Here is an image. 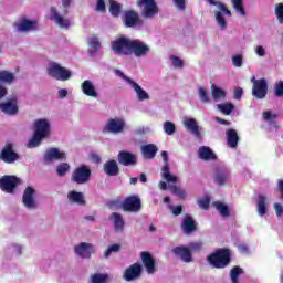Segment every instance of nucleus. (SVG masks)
Returning a JSON list of instances; mask_svg holds the SVG:
<instances>
[{"instance_id":"1","label":"nucleus","mask_w":283,"mask_h":283,"mask_svg":"<svg viewBox=\"0 0 283 283\" xmlns=\"http://www.w3.org/2000/svg\"><path fill=\"white\" fill-rule=\"evenodd\" d=\"M34 133L29 140L28 147L31 149L34 147H39L41 143H43L44 138H49L50 134H52V126L50 124V120L45 118L36 119L33 124Z\"/></svg>"},{"instance_id":"2","label":"nucleus","mask_w":283,"mask_h":283,"mask_svg":"<svg viewBox=\"0 0 283 283\" xmlns=\"http://www.w3.org/2000/svg\"><path fill=\"white\" fill-rule=\"evenodd\" d=\"M212 269H227L231 264V249L219 248L206 258Z\"/></svg>"},{"instance_id":"3","label":"nucleus","mask_w":283,"mask_h":283,"mask_svg":"<svg viewBox=\"0 0 283 283\" xmlns=\"http://www.w3.org/2000/svg\"><path fill=\"white\" fill-rule=\"evenodd\" d=\"M90 180H92V169L87 165L76 167L71 175V181L75 185H87Z\"/></svg>"},{"instance_id":"4","label":"nucleus","mask_w":283,"mask_h":283,"mask_svg":"<svg viewBox=\"0 0 283 283\" xmlns=\"http://www.w3.org/2000/svg\"><path fill=\"white\" fill-rule=\"evenodd\" d=\"M111 48L115 54H124V56H129L132 50V39L127 36L116 38L113 42H111Z\"/></svg>"},{"instance_id":"5","label":"nucleus","mask_w":283,"mask_h":283,"mask_svg":"<svg viewBox=\"0 0 283 283\" xmlns=\"http://www.w3.org/2000/svg\"><path fill=\"white\" fill-rule=\"evenodd\" d=\"M122 209L127 213H138L143 209V201L138 195L128 196L122 202Z\"/></svg>"},{"instance_id":"6","label":"nucleus","mask_w":283,"mask_h":283,"mask_svg":"<svg viewBox=\"0 0 283 283\" xmlns=\"http://www.w3.org/2000/svg\"><path fill=\"white\" fill-rule=\"evenodd\" d=\"M21 156L14 151V145L11 143L6 144L0 151V160L7 165H12L19 160Z\"/></svg>"},{"instance_id":"7","label":"nucleus","mask_w":283,"mask_h":283,"mask_svg":"<svg viewBox=\"0 0 283 283\" xmlns=\"http://www.w3.org/2000/svg\"><path fill=\"white\" fill-rule=\"evenodd\" d=\"M48 74L56 81H70L72 78V72L57 63H54L48 69Z\"/></svg>"},{"instance_id":"8","label":"nucleus","mask_w":283,"mask_h":283,"mask_svg":"<svg viewBox=\"0 0 283 283\" xmlns=\"http://www.w3.org/2000/svg\"><path fill=\"white\" fill-rule=\"evenodd\" d=\"M21 185V179L17 176L4 175L0 178V189L6 193H14V189Z\"/></svg>"},{"instance_id":"9","label":"nucleus","mask_w":283,"mask_h":283,"mask_svg":"<svg viewBox=\"0 0 283 283\" xmlns=\"http://www.w3.org/2000/svg\"><path fill=\"white\" fill-rule=\"evenodd\" d=\"M137 6L139 8L144 7L143 17L145 19H153V17H156L160 12L156 0H137Z\"/></svg>"},{"instance_id":"10","label":"nucleus","mask_w":283,"mask_h":283,"mask_svg":"<svg viewBox=\"0 0 283 283\" xmlns=\"http://www.w3.org/2000/svg\"><path fill=\"white\" fill-rule=\"evenodd\" d=\"M252 96L256 98V101H264L266 98V94H269V82L266 78H260L259 82H255L252 85Z\"/></svg>"},{"instance_id":"11","label":"nucleus","mask_w":283,"mask_h":283,"mask_svg":"<svg viewBox=\"0 0 283 283\" xmlns=\"http://www.w3.org/2000/svg\"><path fill=\"white\" fill-rule=\"evenodd\" d=\"M0 109L7 116H17L19 114V97L12 95L4 103H0Z\"/></svg>"},{"instance_id":"12","label":"nucleus","mask_w":283,"mask_h":283,"mask_svg":"<svg viewBox=\"0 0 283 283\" xmlns=\"http://www.w3.org/2000/svg\"><path fill=\"white\" fill-rule=\"evenodd\" d=\"M125 129V119L123 118H111L104 126V134H120Z\"/></svg>"},{"instance_id":"13","label":"nucleus","mask_w":283,"mask_h":283,"mask_svg":"<svg viewBox=\"0 0 283 283\" xmlns=\"http://www.w3.org/2000/svg\"><path fill=\"white\" fill-rule=\"evenodd\" d=\"M149 50V45L138 39L132 40L130 42V54H134L137 59H140V56H147Z\"/></svg>"},{"instance_id":"14","label":"nucleus","mask_w":283,"mask_h":283,"mask_svg":"<svg viewBox=\"0 0 283 283\" xmlns=\"http://www.w3.org/2000/svg\"><path fill=\"white\" fill-rule=\"evenodd\" d=\"M140 275H143V265H140V263H133L125 270L123 277L126 282H134V280H138Z\"/></svg>"},{"instance_id":"15","label":"nucleus","mask_w":283,"mask_h":283,"mask_svg":"<svg viewBox=\"0 0 283 283\" xmlns=\"http://www.w3.org/2000/svg\"><path fill=\"white\" fill-rule=\"evenodd\" d=\"M161 158L165 163V166L161 168V177L167 182H178V177L171 175V171L169 170V154L165 150L161 151Z\"/></svg>"},{"instance_id":"16","label":"nucleus","mask_w":283,"mask_h":283,"mask_svg":"<svg viewBox=\"0 0 283 283\" xmlns=\"http://www.w3.org/2000/svg\"><path fill=\"white\" fill-rule=\"evenodd\" d=\"M123 21L126 28H136V25H143L140 17L134 10L125 11Z\"/></svg>"},{"instance_id":"17","label":"nucleus","mask_w":283,"mask_h":283,"mask_svg":"<svg viewBox=\"0 0 283 283\" xmlns=\"http://www.w3.org/2000/svg\"><path fill=\"white\" fill-rule=\"evenodd\" d=\"M117 160L119 165H123L124 167H132L138 163V158L134 153L122 150L117 155Z\"/></svg>"},{"instance_id":"18","label":"nucleus","mask_w":283,"mask_h":283,"mask_svg":"<svg viewBox=\"0 0 283 283\" xmlns=\"http://www.w3.org/2000/svg\"><path fill=\"white\" fill-rule=\"evenodd\" d=\"M36 193V190L32 186H28L24 189L23 196H22V202L27 209H36V201L34 200V195Z\"/></svg>"},{"instance_id":"19","label":"nucleus","mask_w":283,"mask_h":283,"mask_svg":"<svg viewBox=\"0 0 283 283\" xmlns=\"http://www.w3.org/2000/svg\"><path fill=\"white\" fill-rule=\"evenodd\" d=\"M74 251L76 255H80V258H85L87 260L92 258V253H96V251L94 250V245L87 242H81L78 245H75Z\"/></svg>"},{"instance_id":"20","label":"nucleus","mask_w":283,"mask_h":283,"mask_svg":"<svg viewBox=\"0 0 283 283\" xmlns=\"http://www.w3.org/2000/svg\"><path fill=\"white\" fill-rule=\"evenodd\" d=\"M172 253L180 258L181 261L186 262L187 264H189V262H193V254H191V249L185 245L175 247L172 249Z\"/></svg>"},{"instance_id":"21","label":"nucleus","mask_w":283,"mask_h":283,"mask_svg":"<svg viewBox=\"0 0 283 283\" xmlns=\"http://www.w3.org/2000/svg\"><path fill=\"white\" fill-rule=\"evenodd\" d=\"M181 229L186 235H191V233H196L198 231V226L196 224V220L191 214H186L181 222Z\"/></svg>"},{"instance_id":"22","label":"nucleus","mask_w":283,"mask_h":283,"mask_svg":"<svg viewBox=\"0 0 283 283\" xmlns=\"http://www.w3.org/2000/svg\"><path fill=\"white\" fill-rule=\"evenodd\" d=\"M50 12H51L50 19H51V21H54V23H56V25H59L60 28H65V30H67V28H70V25H71L70 19L63 18L59 13V10L56 9V7H51Z\"/></svg>"},{"instance_id":"23","label":"nucleus","mask_w":283,"mask_h":283,"mask_svg":"<svg viewBox=\"0 0 283 283\" xmlns=\"http://www.w3.org/2000/svg\"><path fill=\"white\" fill-rule=\"evenodd\" d=\"M142 256V262L150 275L156 273V260H154V256H151V253L144 251L140 254Z\"/></svg>"},{"instance_id":"24","label":"nucleus","mask_w":283,"mask_h":283,"mask_svg":"<svg viewBox=\"0 0 283 283\" xmlns=\"http://www.w3.org/2000/svg\"><path fill=\"white\" fill-rule=\"evenodd\" d=\"M67 156L64 151H60L59 148H49L44 155L45 163H52L53 160H65Z\"/></svg>"},{"instance_id":"25","label":"nucleus","mask_w":283,"mask_h":283,"mask_svg":"<svg viewBox=\"0 0 283 283\" xmlns=\"http://www.w3.org/2000/svg\"><path fill=\"white\" fill-rule=\"evenodd\" d=\"M103 171L106 176L114 177L120 174V168L118 167V161L115 159L107 160L103 165Z\"/></svg>"},{"instance_id":"26","label":"nucleus","mask_w":283,"mask_h":283,"mask_svg":"<svg viewBox=\"0 0 283 283\" xmlns=\"http://www.w3.org/2000/svg\"><path fill=\"white\" fill-rule=\"evenodd\" d=\"M198 156L200 160H205L206 163L218 160V155L208 146H201L198 150Z\"/></svg>"},{"instance_id":"27","label":"nucleus","mask_w":283,"mask_h":283,"mask_svg":"<svg viewBox=\"0 0 283 283\" xmlns=\"http://www.w3.org/2000/svg\"><path fill=\"white\" fill-rule=\"evenodd\" d=\"M109 220H112L116 233H123L125 231V219H123V214L113 212L109 216Z\"/></svg>"},{"instance_id":"28","label":"nucleus","mask_w":283,"mask_h":283,"mask_svg":"<svg viewBox=\"0 0 283 283\" xmlns=\"http://www.w3.org/2000/svg\"><path fill=\"white\" fill-rule=\"evenodd\" d=\"M227 145L230 149H237L238 143H240V136H238V130L229 128L226 132Z\"/></svg>"},{"instance_id":"29","label":"nucleus","mask_w":283,"mask_h":283,"mask_svg":"<svg viewBox=\"0 0 283 283\" xmlns=\"http://www.w3.org/2000/svg\"><path fill=\"white\" fill-rule=\"evenodd\" d=\"M184 127L187 129V132H190L195 138H200V126L198 125V122H196L195 118H187L184 120Z\"/></svg>"},{"instance_id":"30","label":"nucleus","mask_w":283,"mask_h":283,"mask_svg":"<svg viewBox=\"0 0 283 283\" xmlns=\"http://www.w3.org/2000/svg\"><path fill=\"white\" fill-rule=\"evenodd\" d=\"M156 154H158V146L154 144L142 146V156L146 160H154V158H156Z\"/></svg>"},{"instance_id":"31","label":"nucleus","mask_w":283,"mask_h":283,"mask_svg":"<svg viewBox=\"0 0 283 283\" xmlns=\"http://www.w3.org/2000/svg\"><path fill=\"white\" fill-rule=\"evenodd\" d=\"M67 199H69V202L73 205L84 206L86 203L85 196L83 195V192H78L76 190H71L67 193Z\"/></svg>"},{"instance_id":"32","label":"nucleus","mask_w":283,"mask_h":283,"mask_svg":"<svg viewBox=\"0 0 283 283\" xmlns=\"http://www.w3.org/2000/svg\"><path fill=\"white\" fill-rule=\"evenodd\" d=\"M88 43V55L90 56H96L98 54V50H101V40L96 36H92L87 39Z\"/></svg>"},{"instance_id":"33","label":"nucleus","mask_w":283,"mask_h":283,"mask_svg":"<svg viewBox=\"0 0 283 283\" xmlns=\"http://www.w3.org/2000/svg\"><path fill=\"white\" fill-rule=\"evenodd\" d=\"M36 25H39L36 20H28L23 18L18 24V30H20V32H29V30H36Z\"/></svg>"},{"instance_id":"34","label":"nucleus","mask_w":283,"mask_h":283,"mask_svg":"<svg viewBox=\"0 0 283 283\" xmlns=\"http://www.w3.org/2000/svg\"><path fill=\"white\" fill-rule=\"evenodd\" d=\"M82 92L85 94V96H91L92 98H97L98 93L96 92V87H94V84L90 80H85L82 83Z\"/></svg>"},{"instance_id":"35","label":"nucleus","mask_w":283,"mask_h":283,"mask_svg":"<svg viewBox=\"0 0 283 283\" xmlns=\"http://www.w3.org/2000/svg\"><path fill=\"white\" fill-rule=\"evenodd\" d=\"M213 181L218 187H224L229 182V172L217 169L213 176Z\"/></svg>"},{"instance_id":"36","label":"nucleus","mask_w":283,"mask_h":283,"mask_svg":"<svg viewBox=\"0 0 283 283\" xmlns=\"http://www.w3.org/2000/svg\"><path fill=\"white\" fill-rule=\"evenodd\" d=\"M130 87H133L134 92L136 93L137 99L138 101H149V93L143 90L140 85L136 82H130L129 83Z\"/></svg>"},{"instance_id":"37","label":"nucleus","mask_w":283,"mask_h":283,"mask_svg":"<svg viewBox=\"0 0 283 283\" xmlns=\"http://www.w3.org/2000/svg\"><path fill=\"white\" fill-rule=\"evenodd\" d=\"M17 81V75L10 71H0V83L2 85H12Z\"/></svg>"},{"instance_id":"38","label":"nucleus","mask_w":283,"mask_h":283,"mask_svg":"<svg viewBox=\"0 0 283 283\" xmlns=\"http://www.w3.org/2000/svg\"><path fill=\"white\" fill-rule=\"evenodd\" d=\"M256 209L259 216H266V197L264 195H259L258 202H256Z\"/></svg>"},{"instance_id":"39","label":"nucleus","mask_w":283,"mask_h":283,"mask_svg":"<svg viewBox=\"0 0 283 283\" xmlns=\"http://www.w3.org/2000/svg\"><path fill=\"white\" fill-rule=\"evenodd\" d=\"M213 207H216L217 211H219V213H220V216H222V218H229V216H231L229 206H227L226 203L216 201V202H213Z\"/></svg>"},{"instance_id":"40","label":"nucleus","mask_w":283,"mask_h":283,"mask_svg":"<svg viewBox=\"0 0 283 283\" xmlns=\"http://www.w3.org/2000/svg\"><path fill=\"white\" fill-rule=\"evenodd\" d=\"M109 282V274L107 273H95L90 277V283H107Z\"/></svg>"},{"instance_id":"41","label":"nucleus","mask_w":283,"mask_h":283,"mask_svg":"<svg viewBox=\"0 0 283 283\" xmlns=\"http://www.w3.org/2000/svg\"><path fill=\"white\" fill-rule=\"evenodd\" d=\"M123 7L120 3H117L115 0H109V13L112 17H120Z\"/></svg>"},{"instance_id":"42","label":"nucleus","mask_w":283,"mask_h":283,"mask_svg":"<svg viewBox=\"0 0 283 283\" xmlns=\"http://www.w3.org/2000/svg\"><path fill=\"white\" fill-rule=\"evenodd\" d=\"M211 92H212V98H214V101L227 97V93L224 92V90L216 86V84L211 85Z\"/></svg>"},{"instance_id":"43","label":"nucleus","mask_w":283,"mask_h":283,"mask_svg":"<svg viewBox=\"0 0 283 283\" xmlns=\"http://www.w3.org/2000/svg\"><path fill=\"white\" fill-rule=\"evenodd\" d=\"M169 190L174 196L181 198V200H185L187 198V192L178 186H169Z\"/></svg>"},{"instance_id":"44","label":"nucleus","mask_w":283,"mask_h":283,"mask_svg":"<svg viewBox=\"0 0 283 283\" xmlns=\"http://www.w3.org/2000/svg\"><path fill=\"white\" fill-rule=\"evenodd\" d=\"M233 8L235 12H239L241 17H247V11L244 10L243 0H232Z\"/></svg>"},{"instance_id":"45","label":"nucleus","mask_w":283,"mask_h":283,"mask_svg":"<svg viewBox=\"0 0 283 283\" xmlns=\"http://www.w3.org/2000/svg\"><path fill=\"white\" fill-rule=\"evenodd\" d=\"M164 132L167 134V136H174L176 134V124L174 122H165L164 123Z\"/></svg>"},{"instance_id":"46","label":"nucleus","mask_w":283,"mask_h":283,"mask_svg":"<svg viewBox=\"0 0 283 283\" xmlns=\"http://www.w3.org/2000/svg\"><path fill=\"white\" fill-rule=\"evenodd\" d=\"M218 108L220 109V112H222V114H224L226 116H229L231 112L235 109V106L231 103H228V104H219Z\"/></svg>"},{"instance_id":"47","label":"nucleus","mask_w":283,"mask_h":283,"mask_svg":"<svg viewBox=\"0 0 283 283\" xmlns=\"http://www.w3.org/2000/svg\"><path fill=\"white\" fill-rule=\"evenodd\" d=\"M67 171H70V164H67V163H62L56 167V174L60 177L65 176V174H67Z\"/></svg>"},{"instance_id":"48","label":"nucleus","mask_w":283,"mask_h":283,"mask_svg":"<svg viewBox=\"0 0 283 283\" xmlns=\"http://www.w3.org/2000/svg\"><path fill=\"white\" fill-rule=\"evenodd\" d=\"M118 251H120V245L118 243L112 244L104 252V258H109L112 255V253H118Z\"/></svg>"},{"instance_id":"49","label":"nucleus","mask_w":283,"mask_h":283,"mask_svg":"<svg viewBox=\"0 0 283 283\" xmlns=\"http://www.w3.org/2000/svg\"><path fill=\"white\" fill-rule=\"evenodd\" d=\"M262 116L266 123H273L277 119V114H273L271 111H264Z\"/></svg>"},{"instance_id":"50","label":"nucleus","mask_w":283,"mask_h":283,"mask_svg":"<svg viewBox=\"0 0 283 283\" xmlns=\"http://www.w3.org/2000/svg\"><path fill=\"white\" fill-rule=\"evenodd\" d=\"M214 17L221 30H224V28H227V20L224 19V15H222V12L217 11Z\"/></svg>"},{"instance_id":"51","label":"nucleus","mask_w":283,"mask_h":283,"mask_svg":"<svg viewBox=\"0 0 283 283\" xmlns=\"http://www.w3.org/2000/svg\"><path fill=\"white\" fill-rule=\"evenodd\" d=\"M170 61H171L174 67H178L179 70H182V67H185V62L182 61V59H180L176 55H171Z\"/></svg>"},{"instance_id":"52","label":"nucleus","mask_w":283,"mask_h":283,"mask_svg":"<svg viewBox=\"0 0 283 283\" xmlns=\"http://www.w3.org/2000/svg\"><path fill=\"white\" fill-rule=\"evenodd\" d=\"M274 96L282 98L283 96V81L276 82L274 85Z\"/></svg>"},{"instance_id":"53","label":"nucleus","mask_w":283,"mask_h":283,"mask_svg":"<svg viewBox=\"0 0 283 283\" xmlns=\"http://www.w3.org/2000/svg\"><path fill=\"white\" fill-rule=\"evenodd\" d=\"M274 12H275L279 23H283V3L276 4Z\"/></svg>"},{"instance_id":"54","label":"nucleus","mask_w":283,"mask_h":283,"mask_svg":"<svg viewBox=\"0 0 283 283\" xmlns=\"http://www.w3.org/2000/svg\"><path fill=\"white\" fill-rule=\"evenodd\" d=\"M242 273H244V270L235 265L230 270V277L240 279V275H242Z\"/></svg>"},{"instance_id":"55","label":"nucleus","mask_w":283,"mask_h":283,"mask_svg":"<svg viewBox=\"0 0 283 283\" xmlns=\"http://www.w3.org/2000/svg\"><path fill=\"white\" fill-rule=\"evenodd\" d=\"M198 92L201 103H209V93H207V90H205V87H199Z\"/></svg>"},{"instance_id":"56","label":"nucleus","mask_w":283,"mask_h":283,"mask_svg":"<svg viewBox=\"0 0 283 283\" xmlns=\"http://www.w3.org/2000/svg\"><path fill=\"white\" fill-rule=\"evenodd\" d=\"M177 10L185 11L187 10V0H172Z\"/></svg>"},{"instance_id":"57","label":"nucleus","mask_w":283,"mask_h":283,"mask_svg":"<svg viewBox=\"0 0 283 283\" xmlns=\"http://www.w3.org/2000/svg\"><path fill=\"white\" fill-rule=\"evenodd\" d=\"M114 73L116 74V76H119V78H123L124 81H126V83H128V85L134 81V80H132V77H128L127 75H125V73H123L118 69H115Z\"/></svg>"},{"instance_id":"58","label":"nucleus","mask_w":283,"mask_h":283,"mask_svg":"<svg viewBox=\"0 0 283 283\" xmlns=\"http://www.w3.org/2000/svg\"><path fill=\"white\" fill-rule=\"evenodd\" d=\"M88 158H90V160L91 161H93L94 163V165H101V163H102V158H101V155H98V154H96V153H91L90 155H88Z\"/></svg>"},{"instance_id":"59","label":"nucleus","mask_w":283,"mask_h":283,"mask_svg":"<svg viewBox=\"0 0 283 283\" xmlns=\"http://www.w3.org/2000/svg\"><path fill=\"white\" fill-rule=\"evenodd\" d=\"M232 65H234V67H242V54L232 56Z\"/></svg>"},{"instance_id":"60","label":"nucleus","mask_w":283,"mask_h":283,"mask_svg":"<svg viewBox=\"0 0 283 283\" xmlns=\"http://www.w3.org/2000/svg\"><path fill=\"white\" fill-rule=\"evenodd\" d=\"M209 205H211V199H209V197H206V198L199 200L200 209L207 210V209H209Z\"/></svg>"},{"instance_id":"61","label":"nucleus","mask_w":283,"mask_h":283,"mask_svg":"<svg viewBox=\"0 0 283 283\" xmlns=\"http://www.w3.org/2000/svg\"><path fill=\"white\" fill-rule=\"evenodd\" d=\"M217 7L219 8V10H221V12H224V14H227L228 17H231V10H229V8H227L224 3L219 2Z\"/></svg>"},{"instance_id":"62","label":"nucleus","mask_w":283,"mask_h":283,"mask_svg":"<svg viewBox=\"0 0 283 283\" xmlns=\"http://www.w3.org/2000/svg\"><path fill=\"white\" fill-rule=\"evenodd\" d=\"M96 11L97 12H105L106 11L105 0H97Z\"/></svg>"},{"instance_id":"63","label":"nucleus","mask_w":283,"mask_h":283,"mask_svg":"<svg viewBox=\"0 0 283 283\" xmlns=\"http://www.w3.org/2000/svg\"><path fill=\"white\" fill-rule=\"evenodd\" d=\"M274 210L276 213V217L280 218L283 216V207L282 203H274Z\"/></svg>"},{"instance_id":"64","label":"nucleus","mask_w":283,"mask_h":283,"mask_svg":"<svg viewBox=\"0 0 283 283\" xmlns=\"http://www.w3.org/2000/svg\"><path fill=\"white\" fill-rule=\"evenodd\" d=\"M172 216L178 217L182 213V206L171 207Z\"/></svg>"}]
</instances>
